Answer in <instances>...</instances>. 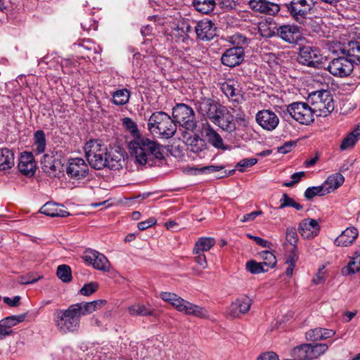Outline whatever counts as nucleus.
I'll return each instance as SVG.
<instances>
[{"mask_svg":"<svg viewBox=\"0 0 360 360\" xmlns=\"http://www.w3.org/2000/svg\"><path fill=\"white\" fill-rule=\"evenodd\" d=\"M214 0H193V6L202 14H209L215 7Z\"/></svg>","mask_w":360,"mask_h":360,"instance_id":"37","label":"nucleus"},{"mask_svg":"<svg viewBox=\"0 0 360 360\" xmlns=\"http://www.w3.org/2000/svg\"><path fill=\"white\" fill-rule=\"evenodd\" d=\"M42 278V276H39L36 278L34 276L32 273H29L26 275L19 276L18 283L21 285L32 284L41 279Z\"/></svg>","mask_w":360,"mask_h":360,"instance_id":"53","label":"nucleus"},{"mask_svg":"<svg viewBox=\"0 0 360 360\" xmlns=\"http://www.w3.org/2000/svg\"><path fill=\"white\" fill-rule=\"evenodd\" d=\"M14 165V154L8 148L0 150V170L10 169Z\"/></svg>","mask_w":360,"mask_h":360,"instance_id":"35","label":"nucleus"},{"mask_svg":"<svg viewBox=\"0 0 360 360\" xmlns=\"http://www.w3.org/2000/svg\"><path fill=\"white\" fill-rule=\"evenodd\" d=\"M305 22L306 30L309 32L311 35L317 34L321 36L323 34L322 30V25L319 22L312 19H309L308 21H306Z\"/></svg>","mask_w":360,"mask_h":360,"instance_id":"48","label":"nucleus"},{"mask_svg":"<svg viewBox=\"0 0 360 360\" xmlns=\"http://www.w3.org/2000/svg\"><path fill=\"white\" fill-rule=\"evenodd\" d=\"M314 110L319 112L320 116H327L334 110L333 96L327 90H320L309 94Z\"/></svg>","mask_w":360,"mask_h":360,"instance_id":"8","label":"nucleus"},{"mask_svg":"<svg viewBox=\"0 0 360 360\" xmlns=\"http://www.w3.org/2000/svg\"><path fill=\"white\" fill-rule=\"evenodd\" d=\"M360 138V124L344 138L340 145L342 150L352 148Z\"/></svg>","mask_w":360,"mask_h":360,"instance_id":"34","label":"nucleus"},{"mask_svg":"<svg viewBox=\"0 0 360 360\" xmlns=\"http://www.w3.org/2000/svg\"><path fill=\"white\" fill-rule=\"evenodd\" d=\"M257 162V159L255 158H244L239 161L237 165H236V167L238 168V169L240 172H244L245 168L252 167L255 165Z\"/></svg>","mask_w":360,"mask_h":360,"instance_id":"52","label":"nucleus"},{"mask_svg":"<svg viewBox=\"0 0 360 360\" xmlns=\"http://www.w3.org/2000/svg\"><path fill=\"white\" fill-rule=\"evenodd\" d=\"M256 121L264 129L272 131L278 126L279 118L273 111L262 110L257 113Z\"/></svg>","mask_w":360,"mask_h":360,"instance_id":"19","label":"nucleus"},{"mask_svg":"<svg viewBox=\"0 0 360 360\" xmlns=\"http://www.w3.org/2000/svg\"><path fill=\"white\" fill-rule=\"evenodd\" d=\"M129 148L136 165H145L154 158L161 160L164 158L160 145L156 141L146 137L140 136L131 141Z\"/></svg>","mask_w":360,"mask_h":360,"instance_id":"1","label":"nucleus"},{"mask_svg":"<svg viewBox=\"0 0 360 360\" xmlns=\"http://www.w3.org/2000/svg\"><path fill=\"white\" fill-rule=\"evenodd\" d=\"M205 136L208 142L215 148L226 150L229 146L226 145L221 135L217 133L210 125L205 129Z\"/></svg>","mask_w":360,"mask_h":360,"instance_id":"30","label":"nucleus"},{"mask_svg":"<svg viewBox=\"0 0 360 360\" xmlns=\"http://www.w3.org/2000/svg\"><path fill=\"white\" fill-rule=\"evenodd\" d=\"M71 49L74 52L73 56L82 59L90 58L91 54L96 52V47L90 41L74 43Z\"/></svg>","mask_w":360,"mask_h":360,"instance_id":"26","label":"nucleus"},{"mask_svg":"<svg viewBox=\"0 0 360 360\" xmlns=\"http://www.w3.org/2000/svg\"><path fill=\"white\" fill-rule=\"evenodd\" d=\"M222 107V105L214 100L207 98H201L195 103L197 112L202 116L207 117L212 122L215 120Z\"/></svg>","mask_w":360,"mask_h":360,"instance_id":"13","label":"nucleus"},{"mask_svg":"<svg viewBox=\"0 0 360 360\" xmlns=\"http://www.w3.org/2000/svg\"><path fill=\"white\" fill-rule=\"evenodd\" d=\"M276 34L288 44H297L302 38L299 27L293 25H283L278 27Z\"/></svg>","mask_w":360,"mask_h":360,"instance_id":"16","label":"nucleus"},{"mask_svg":"<svg viewBox=\"0 0 360 360\" xmlns=\"http://www.w3.org/2000/svg\"><path fill=\"white\" fill-rule=\"evenodd\" d=\"M27 313L7 316L0 321V326L11 330V328L25 321Z\"/></svg>","mask_w":360,"mask_h":360,"instance_id":"41","label":"nucleus"},{"mask_svg":"<svg viewBox=\"0 0 360 360\" xmlns=\"http://www.w3.org/2000/svg\"><path fill=\"white\" fill-rule=\"evenodd\" d=\"M216 27L211 20L199 21L195 27L197 37L202 41H209L216 35Z\"/></svg>","mask_w":360,"mask_h":360,"instance_id":"24","label":"nucleus"},{"mask_svg":"<svg viewBox=\"0 0 360 360\" xmlns=\"http://www.w3.org/2000/svg\"><path fill=\"white\" fill-rule=\"evenodd\" d=\"M41 167L44 172L50 177L60 178L68 173V163L61 150H56L54 155L44 154L41 160Z\"/></svg>","mask_w":360,"mask_h":360,"instance_id":"5","label":"nucleus"},{"mask_svg":"<svg viewBox=\"0 0 360 360\" xmlns=\"http://www.w3.org/2000/svg\"><path fill=\"white\" fill-rule=\"evenodd\" d=\"M248 5L253 11L269 15H275L281 10L278 4L269 0H249Z\"/></svg>","mask_w":360,"mask_h":360,"instance_id":"18","label":"nucleus"},{"mask_svg":"<svg viewBox=\"0 0 360 360\" xmlns=\"http://www.w3.org/2000/svg\"><path fill=\"white\" fill-rule=\"evenodd\" d=\"M345 181L344 176L340 173H335L329 176L323 185L326 186L328 193L338 188Z\"/></svg>","mask_w":360,"mask_h":360,"instance_id":"36","label":"nucleus"},{"mask_svg":"<svg viewBox=\"0 0 360 360\" xmlns=\"http://www.w3.org/2000/svg\"><path fill=\"white\" fill-rule=\"evenodd\" d=\"M188 148L191 152L198 153L205 148V141L198 135H195L188 140Z\"/></svg>","mask_w":360,"mask_h":360,"instance_id":"43","label":"nucleus"},{"mask_svg":"<svg viewBox=\"0 0 360 360\" xmlns=\"http://www.w3.org/2000/svg\"><path fill=\"white\" fill-rule=\"evenodd\" d=\"M260 257L263 259L262 262L266 268L271 269L276 264L277 260L276 256L270 251L265 250L260 252Z\"/></svg>","mask_w":360,"mask_h":360,"instance_id":"46","label":"nucleus"},{"mask_svg":"<svg viewBox=\"0 0 360 360\" xmlns=\"http://www.w3.org/2000/svg\"><path fill=\"white\" fill-rule=\"evenodd\" d=\"M172 116L175 123L186 130L193 131L197 127V121L193 110L186 104L178 103L172 109Z\"/></svg>","mask_w":360,"mask_h":360,"instance_id":"7","label":"nucleus"},{"mask_svg":"<svg viewBox=\"0 0 360 360\" xmlns=\"http://www.w3.org/2000/svg\"><path fill=\"white\" fill-rule=\"evenodd\" d=\"M160 297L165 302L172 304L179 311L186 315H191L200 319H207L209 317L208 311L204 307L185 300L175 293L161 292L160 293Z\"/></svg>","mask_w":360,"mask_h":360,"instance_id":"3","label":"nucleus"},{"mask_svg":"<svg viewBox=\"0 0 360 360\" xmlns=\"http://www.w3.org/2000/svg\"><path fill=\"white\" fill-rule=\"evenodd\" d=\"M257 360H278V356L273 352H269L260 355Z\"/></svg>","mask_w":360,"mask_h":360,"instance_id":"64","label":"nucleus"},{"mask_svg":"<svg viewBox=\"0 0 360 360\" xmlns=\"http://www.w3.org/2000/svg\"><path fill=\"white\" fill-rule=\"evenodd\" d=\"M148 129L154 136L168 139L176 134V124L165 112L156 111L148 119Z\"/></svg>","mask_w":360,"mask_h":360,"instance_id":"2","label":"nucleus"},{"mask_svg":"<svg viewBox=\"0 0 360 360\" xmlns=\"http://www.w3.org/2000/svg\"><path fill=\"white\" fill-rule=\"evenodd\" d=\"M123 125L131 133L137 132V126L136 123L129 117H124L122 120Z\"/></svg>","mask_w":360,"mask_h":360,"instance_id":"60","label":"nucleus"},{"mask_svg":"<svg viewBox=\"0 0 360 360\" xmlns=\"http://www.w3.org/2000/svg\"><path fill=\"white\" fill-rule=\"evenodd\" d=\"M323 56L319 48L303 46L299 49L297 61L300 64L310 68H320L323 63Z\"/></svg>","mask_w":360,"mask_h":360,"instance_id":"9","label":"nucleus"},{"mask_svg":"<svg viewBox=\"0 0 360 360\" xmlns=\"http://www.w3.org/2000/svg\"><path fill=\"white\" fill-rule=\"evenodd\" d=\"M214 244L215 240L214 238H200L195 244L193 252L195 254H199L200 252L208 251Z\"/></svg>","mask_w":360,"mask_h":360,"instance_id":"39","label":"nucleus"},{"mask_svg":"<svg viewBox=\"0 0 360 360\" xmlns=\"http://www.w3.org/2000/svg\"><path fill=\"white\" fill-rule=\"evenodd\" d=\"M89 167L82 158L69 159V177L79 180L88 174Z\"/></svg>","mask_w":360,"mask_h":360,"instance_id":"22","label":"nucleus"},{"mask_svg":"<svg viewBox=\"0 0 360 360\" xmlns=\"http://www.w3.org/2000/svg\"><path fill=\"white\" fill-rule=\"evenodd\" d=\"M351 60L345 55L335 58L328 63L326 69L335 77H347L351 75L354 69V64Z\"/></svg>","mask_w":360,"mask_h":360,"instance_id":"12","label":"nucleus"},{"mask_svg":"<svg viewBox=\"0 0 360 360\" xmlns=\"http://www.w3.org/2000/svg\"><path fill=\"white\" fill-rule=\"evenodd\" d=\"M108 148L101 140H90L84 146L86 159L90 166L96 169L105 167Z\"/></svg>","mask_w":360,"mask_h":360,"instance_id":"6","label":"nucleus"},{"mask_svg":"<svg viewBox=\"0 0 360 360\" xmlns=\"http://www.w3.org/2000/svg\"><path fill=\"white\" fill-rule=\"evenodd\" d=\"M191 32V25L185 20H183L177 24L176 27L172 32V37L176 42L185 41L188 39V34Z\"/></svg>","mask_w":360,"mask_h":360,"instance_id":"29","label":"nucleus"},{"mask_svg":"<svg viewBox=\"0 0 360 360\" xmlns=\"http://www.w3.org/2000/svg\"><path fill=\"white\" fill-rule=\"evenodd\" d=\"M286 240L288 243L297 248V243L298 241V235L297 230L294 227H288L286 229Z\"/></svg>","mask_w":360,"mask_h":360,"instance_id":"51","label":"nucleus"},{"mask_svg":"<svg viewBox=\"0 0 360 360\" xmlns=\"http://www.w3.org/2000/svg\"><path fill=\"white\" fill-rule=\"evenodd\" d=\"M298 231L303 238L312 239L319 234L320 225L316 219H304L300 222Z\"/></svg>","mask_w":360,"mask_h":360,"instance_id":"21","label":"nucleus"},{"mask_svg":"<svg viewBox=\"0 0 360 360\" xmlns=\"http://www.w3.org/2000/svg\"><path fill=\"white\" fill-rule=\"evenodd\" d=\"M221 90L230 101L236 103H240L242 96L240 94V91L235 88L233 84L224 82L221 86Z\"/></svg>","mask_w":360,"mask_h":360,"instance_id":"33","label":"nucleus"},{"mask_svg":"<svg viewBox=\"0 0 360 360\" xmlns=\"http://www.w3.org/2000/svg\"><path fill=\"white\" fill-rule=\"evenodd\" d=\"M157 222V220L154 217H150L148 219L141 221L138 224V228L140 231H144L149 227H151L153 225L155 224Z\"/></svg>","mask_w":360,"mask_h":360,"instance_id":"61","label":"nucleus"},{"mask_svg":"<svg viewBox=\"0 0 360 360\" xmlns=\"http://www.w3.org/2000/svg\"><path fill=\"white\" fill-rule=\"evenodd\" d=\"M37 168L34 155L32 153L24 152L19 158L18 169L23 175L34 176Z\"/></svg>","mask_w":360,"mask_h":360,"instance_id":"23","label":"nucleus"},{"mask_svg":"<svg viewBox=\"0 0 360 360\" xmlns=\"http://www.w3.org/2000/svg\"><path fill=\"white\" fill-rule=\"evenodd\" d=\"M339 50L343 55L347 56L353 64L360 63V43L350 41L347 44H339Z\"/></svg>","mask_w":360,"mask_h":360,"instance_id":"25","label":"nucleus"},{"mask_svg":"<svg viewBox=\"0 0 360 360\" xmlns=\"http://www.w3.org/2000/svg\"><path fill=\"white\" fill-rule=\"evenodd\" d=\"M218 115L213 121V124L218 126L226 133L232 134L236 131L237 127L233 115L223 105Z\"/></svg>","mask_w":360,"mask_h":360,"instance_id":"14","label":"nucleus"},{"mask_svg":"<svg viewBox=\"0 0 360 360\" xmlns=\"http://www.w3.org/2000/svg\"><path fill=\"white\" fill-rule=\"evenodd\" d=\"M322 328H316L314 329H311L306 333V338L309 341H318L321 339V333Z\"/></svg>","mask_w":360,"mask_h":360,"instance_id":"56","label":"nucleus"},{"mask_svg":"<svg viewBox=\"0 0 360 360\" xmlns=\"http://www.w3.org/2000/svg\"><path fill=\"white\" fill-rule=\"evenodd\" d=\"M287 207H292L297 210H301L303 208L302 205L295 202L292 198L289 197L288 194L283 193L280 199L279 209H283Z\"/></svg>","mask_w":360,"mask_h":360,"instance_id":"47","label":"nucleus"},{"mask_svg":"<svg viewBox=\"0 0 360 360\" xmlns=\"http://www.w3.org/2000/svg\"><path fill=\"white\" fill-rule=\"evenodd\" d=\"M230 41L233 45V47L242 48L243 50L248 44V39L239 33L231 36Z\"/></svg>","mask_w":360,"mask_h":360,"instance_id":"49","label":"nucleus"},{"mask_svg":"<svg viewBox=\"0 0 360 360\" xmlns=\"http://www.w3.org/2000/svg\"><path fill=\"white\" fill-rule=\"evenodd\" d=\"M252 304V301L249 297L243 295L231 303L226 311L227 315L232 319L238 318L250 311Z\"/></svg>","mask_w":360,"mask_h":360,"instance_id":"17","label":"nucleus"},{"mask_svg":"<svg viewBox=\"0 0 360 360\" xmlns=\"http://www.w3.org/2000/svg\"><path fill=\"white\" fill-rule=\"evenodd\" d=\"M105 167L112 170H119L124 165V153L121 150L110 149L106 155Z\"/></svg>","mask_w":360,"mask_h":360,"instance_id":"27","label":"nucleus"},{"mask_svg":"<svg viewBox=\"0 0 360 360\" xmlns=\"http://www.w3.org/2000/svg\"><path fill=\"white\" fill-rule=\"evenodd\" d=\"M83 259L91 264L97 270L108 272L110 271V262L107 257L94 250H87L84 252Z\"/></svg>","mask_w":360,"mask_h":360,"instance_id":"15","label":"nucleus"},{"mask_svg":"<svg viewBox=\"0 0 360 360\" xmlns=\"http://www.w3.org/2000/svg\"><path fill=\"white\" fill-rule=\"evenodd\" d=\"M98 288V284L96 282H90L84 284L80 290V293L85 296H89L95 292Z\"/></svg>","mask_w":360,"mask_h":360,"instance_id":"54","label":"nucleus"},{"mask_svg":"<svg viewBox=\"0 0 360 360\" xmlns=\"http://www.w3.org/2000/svg\"><path fill=\"white\" fill-rule=\"evenodd\" d=\"M328 193V191H327L326 189V186H324L323 184L319 186H312L307 188L304 191V195L307 199L311 200L316 195L323 196Z\"/></svg>","mask_w":360,"mask_h":360,"instance_id":"44","label":"nucleus"},{"mask_svg":"<svg viewBox=\"0 0 360 360\" xmlns=\"http://www.w3.org/2000/svg\"><path fill=\"white\" fill-rule=\"evenodd\" d=\"M358 236V230L354 226L348 227L335 240L337 246L347 247L353 243Z\"/></svg>","mask_w":360,"mask_h":360,"instance_id":"28","label":"nucleus"},{"mask_svg":"<svg viewBox=\"0 0 360 360\" xmlns=\"http://www.w3.org/2000/svg\"><path fill=\"white\" fill-rule=\"evenodd\" d=\"M106 303L105 300H98L90 302H81L69 307V332L79 328L80 317L90 314L101 309Z\"/></svg>","mask_w":360,"mask_h":360,"instance_id":"4","label":"nucleus"},{"mask_svg":"<svg viewBox=\"0 0 360 360\" xmlns=\"http://www.w3.org/2000/svg\"><path fill=\"white\" fill-rule=\"evenodd\" d=\"M56 324L62 333L65 334L68 330L66 326L68 322V309H58L54 314Z\"/></svg>","mask_w":360,"mask_h":360,"instance_id":"38","label":"nucleus"},{"mask_svg":"<svg viewBox=\"0 0 360 360\" xmlns=\"http://www.w3.org/2000/svg\"><path fill=\"white\" fill-rule=\"evenodd\" d=\"M295 144L296 143L294 141L285 142L283 146L278 148V151L281 153L286 154L291 151Z\"/></svg>","mask_w":360,"mask_h":360,"instance_id":"63","label":"nucleus"},{"mask_svg":"<svg viewBox=\"0 0 360 360\" xmlns=\"http://www.w3.org/2000/svg\"><path fill=\"white\" fill-rule=\"evenodd\" d=\"M219 5L222 9L229 11L236 9L238 4L235 0H219Z\"/></svg>","mask_w":360,"mask_h":360,"instance_id":"59","label":"nucleus"},{"mask_svg":"<svg viewBox=\"0 0 360 360\" xmlns=\"http://www.w3.org/2000/svg\"><path fill=\"white\" fill-rule=\"evenodd\" d=\"M128 311L131 316H155V311L151 307H147L141 303H135L128 307Z\"/></svg>","mask_w":360,"mask_h":360,"instance_id":"32","label":"nucleus"},{"mask_svg":"<svg viewBox=\"0 0 360 360\" xmlns=\"http://www.w3.org/2000/svg\"><path fill=\"white\" fill-rule=\"evenodd\" d=\"M81 26L83 30L86 31L96 30H97V22L91 18H86L81 22Z\"/></svg>","mask_w":360,"mask_h":360,"instance_id":"57","label":"nucleus"},{"mask_svg":"<svg viewBox=\"0 0 360 360\" xmlns=\"http://www.w3.org/2000/svg\"><path fill=\"white\" fill-rule=\"evenodd\" d=\"M259 32L265 38H271L276 36V31L271 29L266 22H260L258 25Z\"/></svg>","mask_w":360,"mask_h":360,"instance_id":"50","label":"nucleus"},{"mask_svg":"<svg viewBox=\"0 0 360 360\" xmlns=\"http://www.w3.org/2000/svg\"><path fill=\"white\" fill-rule=\"evenodd\" d=\"M234 120L236 122V125L238 124L241 127H246L248 124V117L246 116L245 112L241 110V108H238L236 111V116L234 117Z\"/></svg>","mask_w":360,"mask_h":360,"instance_id":"55","label":"nucleus"},{"mask_svg":"<svg viewBox=\"0 0 360 360\" xmlns=\"http://www.w3.org/2000/svg\"><path fill=\"white\" fill-rule=\"evenodd\" d=\"M63 206L52 202L44 204L39 210V212L46 216L54 217L67 216V211L62 209Z\"/></svg>","mask_w":360,"mask_h":360,"instance_id":"31","label":"nucleus"},{"mask_svg":"<svg viewBox=\"0 0 360 360\" xmlns=\"http://www.w3.org/2000/svg\"><path fill=\"white\" fill-rule=\"evenodd\" d=\"M246 269L252 274H259L268 271L262 262H257L255 260H250L246 263Z\"/></svg>","mask_w":360,"mask_h":360,"instance_id":"45","label":"nucleus"},{"mask_svg":"<svg viewBox=\"0 0 360 360\" xmlns=\"http://www.w3.org/2000/svg\"><path fill=\"white\" fill-rule=\"evenodd\" d=\"M314 6L313 0H291L285 4L288 12L299 23L305 22L307 15L311 13Z\"/></svg>","mask_w":360,"mask_h":360,"instance_id":"11","label":"nucleus"},{"mask_svg":"<svg viewBox=\"0 0 360 360\" xmlns=\"http://www.w3.org/2000/svg\"><path fill=\"white\" fill-rule=\"evenodd\" d=\"M248 236L250 238H252L257 245L263 247L271 248V243L260 237L251 236L250 234H248Z\"/></svg>","mask_w":360,"mask_h":360,"instance_id":"62","label":"nucleus"},{"mask_svg":"<svg viewBox=\"0 0 360 360\" xmlns=\"http://www.w3.org/2000/svg\"><path fill=\"white\" fill-rule=\"evenodd\" d=\"M245 58V52L242 48L232 47L222 54L221 60L223 65L233 68L239 65Z\"/></svg>","mask_w":360,"mask_h":360,"instance_id":"20","label":"nucleus"},{"mask_svg":"<svg viewBox=\"0 0 360 360\" xmlns=\"http://www.w3.org/2000/svg\"><path fill=\"white\" fill-rule=\"evenodd\" d=\"M112 103L116 105H123L129 102L130 92L127 89H119L112 94Z\"/></svg>","mask_w":360,"mask_h":360,"instance_id":"42","label":"nucleus"},{"mask_svg":"<svg viewBox=\"0 0 360 360\" xmlns=\"http://www.w3.org/2000/svg\"><path fill=\"white\" fill-rule=\"evenodd\" d=\"M56 276L63 282H68V265L61 264L59 265L56 270Z\"/></svg>","mask_w":360,"mask_h":360,"instance_id":"58","label":"nucleus"},{"mask_svg":"<svg viewBox=\"0 0 360 360\" xmlns=\"http://www.w3.org/2000/svg\"><path fill=\"white\" fill-rule=\"evenodd\" d=\"M287 112L302 124L308 125L314 120V109L304 102H294L289 104L287 106Z\"/></svg>","mask_w":360,"mask_h":360,"instance_id":"10","label":"nucleus"},{"mask_svg":"<svg viewBox=\"0 0 360 360\" xmlns=\"http://www.w3.org/2000/svg\"><path fill=\"white\" fill-rule=\"evenodd\" d=\"M34 146L36 154H41L44 152L46 141L45 133L42 130H37L34 134Z\"/></svg>","mask_w":360,"mask_h":360,"instance_id":"40","label":"nucleus"}]
</instances>
